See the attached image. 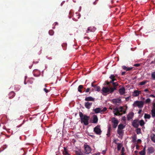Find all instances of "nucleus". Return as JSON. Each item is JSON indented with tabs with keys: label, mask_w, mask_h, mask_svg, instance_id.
Returning a JSON list of instances; mask_svg holds the SVG:
<instances>
[{
	"label": "nucleus",
	"mask_w": 155,
	"mask_h": 155,
	"mask_svg": "<svg viewBox=\"0 0 155 155\" xmlns=\"http://www.w3.org/2000/svg\"><path fill=\"white\" fill-rule=\"evenodd\" d=\"M79 115L80 117L81 122L83 123L85 125H87L89 124V120L90 117L86 115H84L82 112H80Z\"/></svg>",
	"instance_id": "1"
},
{
	"label": "nucleus",
	"mask_w": 155,
	"mask_h": 155,
	"mask_svg": "<svg viewBox=\"0 0 155 155\" xmlns=\"http://www.w3.org/2000/svg\"><path fill=\"white\" fill-rule=\"evenodd\" d=\"M123 109L122 107L120 106L119 107H117L113 108V113L115 116H121L123 114L126 113V111Z\"/></svg>",
	"instance_id": "2"
},
{
	"label": "nucleus",
	"mask_w": 155,
	"mask_h": 155,
	"mask_svg": "<svg viewBox=\"0 0 155 155\" xmlns=\"http://www.w3.org/2000/svg\"><path fill=\"white\" fill-rule=\"evenodd\" d=\"M116 89V87H111L109 88L107 87H103L102 90V92H101V93L102 94H103V93H108V94L109 93H112Z\"/></svg>",
	"instance_id": "3"
},
{
	"label": "nucleus",
	"mask_w": 155,
	"mask_h": 155,
	"mask_svg": "<svg viewBox=\"0 0 155 155\" xmlns=\"http://www.w3.org/2000/svg\"><path fill=\"white\" fill-rule=\"evenodd\" d=\"M143 105L144 102L142 101H137L134 102L133 106L134 107H137L139 108H141L143 107Z\"/></svg>",
	"instance_id": "4"
},
{
	"label": "nucleus",
	"mask_w": 155,
	"mask_h": 155,
	"mask_svg": "<svg viewBox=\"0 0 155 155\" xmlns=\"http://www.w3.org/2000/svg\"><path fill=\"white\" fill-rule=\"evenodd\" d=\"M94 131L97 135H100L101 134L102 131L100 128V125H97L94 129Z\"/></svg>",
	"instance_id": "5"
},
{
	"label": "nucleus",
	"mask_w": 155,
	"mask_h": 155,
	"mask_svg": "<svg viewBox=\"0 0 155 155\" xmlns=\"http://www.w3.org/2000/svg\"><path fill=\"white\" fill-rule=\"evenodd\" d=\"M85 149V153L87 154H88L91 153V149L90 147L88 145H84Z\"/></svg>",
	"instance_id": "6"
},
{
	"label": "nucleus",
	"mask_w": 155,
	"mask_h": 155,
	"mask_svg": "<svg viewBox=\"0 0 155 155\" xmlns=\"http://www.w3.org/2000/svg\"><path fill=\"white\" fill-rule=\"evenodd\" d=\"M112 102L114 104L118 105L121 103V100L120 98H114L112 100Z\"/></svg>",
	"instance_id": "7"
},
{
	"label": "nucleus",
	"mask_w": 155,
	"mask_h": 155,
	"mask_svg": "<svg viewBox=\"0 0 155 155\" xmlns=\"http://www.w3.org/2000/svg\"><path fill=\"white\" fill-rule=\"evenodd\" d=\"M109 78L111 80L110 82H108V81H106L107 83L106 84L107 85H109L110 84L113 82H114V81H117V79L115 78V77L113 74H111L109 77Z\"/></svg>",
	"instance_id": "8"
},
{
	"label": "nucleus",
	"mask_w": 155,
	"mask_h": 155,
	"mask_svg": "<svg viewBox=\"0 0 155 155\" xmlns=\"http://www.w3.org/2000/svg\"><path fill=\"white\" fill-rule=\"evenodd\" d=\"M132 125L134 127L137 128L139 126L138 120L135 119L134 120L132 123Z\"/></svg>",
	"instance_id": "9"
},
{
	"label": "nucleus",
	"mask_w": 155,
	"mask_h": 155,
	"mask_svg": "<svg viewBox=\"0 0 155 155\" xmlns=\"http://www.w3.org/2000/svg\"><path fill=\"white\" fill-rule=\"evenodd\" d=\"M96 29V28L94 27H89L87 29L86 32L88 33L89 32H94Z\"/></svg>",
	"instance_id": "10"
},
{
	"label": "nucleus",
	"mask_w": 155,
	"mask_h": 155,
	"mask_svg": "<svg viewBox=\"0 0 155 155\" xmlns=\"http://www.w3.org/2000/svg\"><path fill=\"white\" fill-rule=\"evenodd\" d=\"M134 116V113L133 112H130L127 116V119L129 120L131 119Z\"/></svg>",
	"instance_id": "11"
},
{
	"label": "nucleus",
	"mask_w": 155,
	"mask_h": 155,
	"mask_svg": "<svg viewBox=\"0 0 155 155\" xmlns=\"http://www.w3.org/2000/svg\"><path fill=\"white\" fill-rule=\"evenodd\" d=\"M141 93V91L138 90H135L133 93L132 95L134 97L138 96Z\"/></svg>",
	"instance_id": "12"
},
{
	"label": "nucleus",
	"mask_w": 155,
	"mask_h": 155,
	"mask_svg": "<svg viewBox=\"0 0 155 155\" xmlns=\"http://www.w3.org/2000/svg\"><path fill=\"white\" fill-rule=\"evenodd\" d=\"M92 103L87 102L85 103L84 106L87 108L89 109L92 105Z\"/></svg>",
	"instance_id": "13"
},
{
	"label": "nucleus",
	"mask_w": 155,
	"mask_h": 155,
	"mask_svg": "<svg viewBox=\"0 0 155 155\" xmlns=\"http://www.w3.org/2000/svg\"><path fill=\"white\" fill-rule=\"evenodd\" d=\"M85 101L87 102L89 101H94L95 99L89 96L86 97L85 99Z\"/></svg>",
	"instance_id": "14"
},
{
	"label": "nucleus",
	"mask_w": 155,
	"mask_h": 155,
	"mask_svg": "<svg viewBox=\"0 0 155 155\" xmlns=\"http://www.w3.org/2000/svg\"><path fill=\"white\" fill-rule=\"evenodd\" d=\"M8 119L7 117L4 115L1 119V121L4 124L7 122Z\"/></svg>",
	"instance_id": "15"
},
{
	"label": "nucleus",
	"mask_w": 155,
	"mask_h": 155,
	"mask_svg": "<svg viewBox=\"0 0 155 155\" xmlns=\"http://www.w3.org/2000/svg\"><path fill=\"white\" fill-rule=\"evenodd\" d=\"M117 133L121 137V138L122 137L124 133V130H123L118 129L117 130Z\"/></svg>",
	"instance_id": "16"
},
{
	"label": "nucleus",
	"mask_w": 155,
	"mask_h": 155,
	"mask_svg": "<svg viewBox=\"0 0 155 155\" xmlns=\"http://www.w3.org/2000/svg\"><path fill=\"white\" fill-rule=\"evenodd\" d=\"M111 121L113 123V124H118L119 123V121L118 120L114 117L112 118Z\"/></svg>",
	"instance_id": "17"
},
{
	"label": "nucleus",
	"mask_w": 155,
	"mask_h": 155,
	"mask_svg": "<svg viewBox=\"0 0 155 155\" xmlns=\"http://www.w3.org/2000/svg\"><path fill=\"white\" fill-rule=\"evenodd\" d=\"M125 89L124 87H122L119 89V92L120 94L123 95L125 93Z\"/></svg>",
	"instance_id": "18"
},
{
	"label": "nucleus",
	"mask_w": 155,
	"mask_h": 155,
	"mask_svg": "<svg viewBox=\"0 0 155 155\" xmlns=\"http://www.w3.org/2000/svg\"><path fill=\"white\" fill-rule=\"evenodd\" d=\"M147 150L149 153L150 154L153 153L154 152V149L152 147H150L148 148Z\"/></svg>",
	"instance_id": "19"
},
{
	"label": "nucleus",
	"mask_w": 155,
	"mask_h": 155,
	"mask_svg": "<svg viewBox=\"0 0 155 155\" xmlns=\"http://www.w3.org/2000/svg\"><path fill=\"white\" fill-rule=\"evenodd\" d=\"M98 119L96 115H94L93 116V123H97L98 122Z\"/></svg>",
	"instance_id": "20"
},
{
	"label": "nucleus",
	"mask_w": 155,
	"mask_h": 155,
	"mask_svg": "<svg viewBox=\"0 0 155 155\" xmlns=\"http://www.w3.org/2000/svg\"><path fill=\"white\" fill-rule=\"evenodd\" d=\"M95 113L96 114L100 113H101V108L100 107L97 108L94 110Z\"/></svg>",
	"instance_id": "21"
},
{
	"label": "nucleus",
	"mask_w": 155,
	"mask_h": 155,
	"mask_svg": "<svg viewBox=\"0 0 155 155\" xmlns=\"http://www.w3.org/2000/svg\"><path fill=\"white\" fill-rule=\"evenodd\" d=\"M15 93L13 91L11 92L9 94V99H12L15 96Z\"/></svg>",
	"instance_id": "22"
},
{
	"label": "nucleus",
	"mask_w": 155,
	"mask_h": 155,
	"mask_svg": "<svg viewBox=\"0 0 155 155\" xmlns=\"http://www.w3.org/2000/svg\"><path fill=\"white\" fill-rule=\"evenodd\" d=\"M111 130V127L110 126L108 127V130L107 131V135L108 137H109L110 135V133Z\"/></svg>",
	"instance_id": "23"
},
{
	"label": "nucleus",
	"mask_w": 155,
	"mask_h": 155,
	"mask_svg": "<svg viewBox=\"0 0 155 155\" xmlns=\"http://www.w3.org/2000/svg\"><path fill=\"white\" fill-rule=\"evenodd\" d=\"M152 116L153 117H155V108L153 107L151 111Z\"/></svg>",
	"instance_id": "24"
},
{
	"label": "nucleus",
	"mask_w": 155,
	"mask_h": 155,
	"mask_svg": "<svg viewBox=\"0 0 155 155\" xmlns=\"http://www.w3.org/2000/svg\"><path fill=\"white\" fill-rule=\"evenodd\" d=\"M122 68H123V69H124V70H126L127 71H129L132 68H130V67L127 68V67L126 66H122Z\"/></svg>",
	"instance_id": "25"
},
{
	"label": "nucleus",
	"mask_w": 155,
	"mask_h": 155,
	"mask_svg": "<svg viewBox=\"0 0 155 155\" xmlns=\"http://www.w3.org/2000/svg\"><path fill=\"white\" fill-rule=\"evenodd\" d=\"M151 139L152 141L155 143V135L152 134L150 135Z\"/></svg>",
	"instance_id": "26"
},
{
	"label": "nucleus",
	"mask_w": 155,
	"mask_h": 155,
	"mask_svg": "<svg viewBox=\"0 0 155 155\" xmlns=\"http://www.w3.org/2000/svg\"><path fill=\"white\" fill-rule=\"evenodd\" d=\"M125 127V126L122 124H120L119 125L118 127V129H120L123 130Z\"/></svg>",
	"instance_id": "27"
},
{
	"label": "nucleus",
	"mask_w": 155,
	"mask_h": 155,
	"mask_svg": "<svg viewBox=\"0 0 155 155\" xmlns=\"http://www.w3.org/2000/svg\"><path fill=\"white\" fill-rule=\"evenodd\" d=\"M117 150L118 151H119L120 150L122 147V144L121 143H117Z\"/></svg>",
	"instance_id": "28"
},
{
	"label": "nucleus",
	"mask_w": 155,
	"mask_h": 155,
	"mask_svg": "<svg viewBox=\"0 0 155 155\" xmlns=\"http://www.w3.org/2000/svg\"><path fill=\"white\" fill-rule=\"evenodd\" d=\"M84 87L82 85H80L78 88V91L80 93L82 92L81 89L83 88Z\"/></svg>",
	"instance_id": "29"
},
{
	"label": "nucleus",
	"mask_w": 155,
	"mask_h": 155,
	"mask_svg": "<svg viewBox=\"0 0 155 155\" xmlns=\"http://www.w3.org/2000/svg\"><path fill=\"white\" fill-rule=\"evenodd\" d=\"M147 81L146 80L143 81L142 82H140L139 83V85H143L147 83Z\"/></svg>",
	"instance_id": "30"
},
{
	"label": "nucleus",
	"mask_w": 155,
	"mask_h": 155,
	"mask_svg": "<svg viewBox=\"0 0 155 155\" xmlns=\"http://www.w3.org/2000/svg\"><path fill=\"white\" fill-rule=\"evenodd\" d=\"M137 136L134 135L132 137V141L133 143H135L136 142Z\"/></svg>",
	"instance_id": "31"
},
{
	"label": "nucleus",
	"mask_w": 155,
	"mask_h": 155,
	"mask_svg": "<svg viewBox=\"0 0 155 155\" xmlns=\"http://www.w3.org/2000/svg\"><path fill=\"white\" fill-rule=\"evenodd\" d=\"M144 117L145 119H150V115L146 114H145Z\"/></svg>",
	"instance_id": "32"
},
{
	"label": "nucleus",
	"mask_w": 155,
	"mask_h": 155,
	"mask_svg": "<svg viewBox=\"0 0 155 155\" xmlns=\"http://www.w3.org/2000/svg\"><path fill=\"white\" fill-rule=\"evenodd\" d=\"M75 154L77 155H83V153L81 151H76Z\"/></svg>",
	"instance_id": "33"
},
{
	"label": "nucleus",
	"mask_w": 155,
	"mask_h": 155,
	"mask_svg": "<svg viewBox=\"0 0 155 155\" xmlns=\"http://www.w3.org/2000/svg\"><path fill=\"white\" fill-rule=\"evenodd\" d=\"M139 122L140 125L141 126H143L145 124L143 120H141Z\"/></svg>",
	"instance_id": "34"
},
{
	"label": "nucleus",
	"mask_w": 155,
	"mask_h": 155,
	"mask_svg": "<svg viewBox=\"0 0 155 155\" xmlns=\"http://www.w3.org/2000/svg\"><path fill=\"white\" fill-rule=\"evenodd\" d=\"M136 132L137 134H138L140 133L141 130L140 128H137L136 130Z\"/></svg>",
	"instance_id": "35"
},
{
	"label": "nucleus",
	"mask_w": 155,
	"mask_h": 155,
	"mask_svg": "<svg viewBox=\"0 0 155 155\" xmlns=\"http://www.w3.org/2000/svg\"><path fill=\"white\" fill-rule=\"evenodd\" d=\"M95 91H99L100 90L101 88L99 86H96V87H95L94 88Z\"/></svg>",
	"instance_id": "36"
},
{
	"label": "nucleus",
	"mask_w": 155,
	"mask_h": 155,
	"mask_svg": "<svg viewBox=\"0 0 155 155\" xmlns=\"http://www.w3.org/2000/svg\"><path fill=\"white\" fill-rule=\"evenodd\" d=\"M150 98H147L145 102L146 104H149L150 103Z\"/></svg>",
	"instance_id": "37"
},
{
	"label": "nucleus",
	"mask_w": 155,
	"mask_h": 155,
	"mask_svg": "<svg viewBox=\"0 0 155 155\" xmlns=\"http://www.w3.org/2000/svg\"><path fill=\"white\" fill-rule=\"evenodd\" d=\"M49 33L51 35H52L54 34V31L52 30H50L49 31Z\"/></svg>",
	"instance_id": "38"
},
{
	"label": "nucleus",
	"mask_w": 155,
	"mask_h": 155,
	"mask_svg": "<svg viewBox=\"0 0 155 155\" xmlns=\"http://www.w3.org/2000/svg\"><path fill=\"white\" fill-rule=\"evenodd\" d=\"M111 83H112V84L114 86V87H116V86H117L118 85V83L117 82H112Z\"/></svg>",
	"instance_id": "39"
},
{
	"label": "nucleus",
	"mask_w": 155,
	"mask_h": 155,
	"mask_svg": "<svg viewBox=\"0 0 155 155\" xmlns=\"http://www.w3.org/2000/svg\"><path fill=\"white\" fill-rule=\"evenodd\" d=\"M152 78L155 79V71L152 72L151 74Z\"/></svg>",
	"instance_id": "40"
},
{
	"label": "nucleus",
	"mask_w": 155,
	"mask_h": 155,
	"mask_svg": "<svg viewBox=\"0 0 155 155\" xmlns=\"http://www.w3.org/2000/svg\"><path fill=\"white\" fill-rule=\"evenodd\" d=\"M146 152L143 151H141L139 152L140 155H145Z\"/></svg>",
	"instance_id": "41"
},
{
	"label": "nucleus",
	"mask_w": 155,
	"mask_h": 155,
	"mask_svg": "<svg viewBox=\"0 0 155 155\" xmlns=\"http://www.w3.org/2000/svg\"><path fill=\"white\" fill-rule=\"evenodd\" d=\"M107 110V108L106 107H104L103 109L101 110V114H102L103 112L106 111Z\"/></svg>",
	"instance_id": "42"
},
{
	"label": "nucleus",
	"mask_w": 155,
	"mask_h": 155,
	"mask_svg": "<svg viewBox=\"0 0 155 155\" xmlns=\"http://www.w3.org/2000/svg\"><path fill=\"white\" fill-rule=\"evenodd\" d=\"M144 91L149 94H150L151 93V91H149L148 89H145Z\"/></svg>",
	"instance_id": "43"
},
{
	"label": "nucleus",
	"mask_w": 155,
	"mask_h": 155,
	"mask_svg": "<svg viewBox=\"0 0 155 155\" xmlns=\"http://www.w3.org/2000/svg\"><path fill=\"white\" fill-rule=\"evenodd\" d=\"M63 153L65 155H70L67 151H63Z\"/></svg>",
	"instance_id": "44"
},
{
	"label": "nucleus",
	"mask_w": 155,
	"mask_h": 155,
	"mask_svg": "<svg viewBox=\"0 0 155 155\" xmlns=\"http://www.w3.org/2000/svg\"><path fill=\"white\" fill-rule=\"evenodd\" d=\"M140 64H134V66L135 67H138L140 66Z\"/></svg>",
	"instance_id": "45"
},
{
	"label": "nucleus",
	"mask_w": 155,
	"mask_h": 155,
	"mask_svg": "<svg viewBox=\"0 0 155 155\" xmlns=\"http://www.w3.org/2000/svg\"><path fill=\"white\" fill-rule=\"evenodd\" d=\"M125 150L124 147H122L121 150V153H124Z\"/></svg>",
	"instance_id": "46"
},
{
	"label": "nucleus",
	"mask_w": 155,
	"mask_h": 155,
	"mask_svg": "<svg viewBox=\"0 0 155 155\" xmlns=\"http://www.w3.org/2000/svg\"><path fill=\"white\" fill-rule=\"evenodd\" d=\"M43 90L46 92V93H47L49 91L48 90L45 88H44Z\"/></svg>",
	"instance_id": "47"
},
{
	"label": "nucleus",
	"mask_w": 155,
	"mask_h": 155,
	"mask_svg": "<svg viewBox=\"0 0 155 155\" xmlns=\"http://www.w3.org/2000/svg\"><path fill=\"white\" fill-rule=\"evenodd\" d=\"M118 124H113V127L114 128H116L117 125Z\"/></svg>",
	"instance_id": "48"
},
{
	"label": "nucleus",
	"mask_w": 155,
	"mask_h": 155,
	"mask_svg": "<svg viewBox=\"0 0 155 155\" xmlns=\"http://www.w3.org/2000/svg\"><path fill=\"white\" fill-rule=\"evenodd\" d=\"M91 86L92 87H93L94 88H95V87H96L97 85H94L93 84V83H92L91 84Z\"/></svg>",
	"instance_id": "49"
},
{
	"label": "nucleus",
	"mask_w": 155,
	"mask_h": 155,
	"mask_svg": "<svg viewBox=\"0 0 155 155\" xmlns=\"http://www.w3.org/2000/svg\"><path fill=\"white\" fill-rule=\"evenodd\" d=\"M90 90V88H88L85 91V92L86 93L88 92H89Z\"/></svg>",
	"instance_id": "50"
},
{
	"label": "nucleus",
	"mask_w": 155,
	"mask_h": 155,
	"mask_svg": "<svg viewBox=\"0 0 155 155\" xmlns=\"http://www.w3.org/2000/svg\"><path fill=\"white\" fill-rule=\"evenodd\" d=\"M150 97H153V98L155 97V96L154 95H153V94H151V95H150Z\"/></svg>",
	"instance_id": "51"
},
{
	"label": "nucleus",
	"mask_w": 155,
	"mask_h": 155,
	"mask_svg": "<svg viewBox=\"0 0 155 155\" xmlns=\"http://www.w3.org/2000/svg\"><path fill=\"white\" fill-rule=\"evenodd\" d=\"M98 0H96L93 3V4L94 5H95L97 4V2L98 1Z\"/></svg>",
	"instance_id": "52"
},
{
	"label": "nucleus",
	"mask_w": 155,
	"mask_h": 155,
	"mask_svg": "<svg viewBox=\"0 0 155 155\" xmlns=\"http://www.w3.org/2000/svg\"><path fill=\"white\" fill-rule=\"evenodd\" d=\"M126 117H125V116H124L123 117H122V120H124V121H125L126 119Z\"/></svg>",
	"instance_id": "53"
},
{
	"label": "nucleus",
	"mask_w": 155,
	"mask_h": 155,
	"mask_svg": "<svg viewBox=\"0 0 155 155\" xmlns=\"http://www.w3.org/2000/svg\"><path fill=\"white\" fill-rule=\"evenodd\" d=\"M141 140L140 139H139L137 140V142L138 143H141Z\"/></svg>",
	"instance_id": "54"
},
{
	"label": "nucleus",
	"mask_w": 155,
	"mask_h": 155,
	"mask_svg": "<svg viewBox=\"0 0 155 155\" xmlns=\"http://www.w3.org/2000/svg\"><path fill=\"white\" fill-rule=\"evenodd\" d=\"M145 150H146V147L145 146L143 148V150H142V151H143L144 152H145Z\"/></svg>",
	"instance_id": "55"
},
{
	"label": "nucleus",
	"mask_w": 155,
	"mask_h": 155,
	"mask_svg": "<svg viewBox=\"0 0 155 155\" xmlns=\"http://www.w3.org/2000/svg\"><path fill=\"white\" fill-rule=\"evenodd\" d=\"M125 73H126V72L125 71L122 72L121 73V75H124L125 74Z\"/></svg>",
	"instance_id": "56"
},
{
	"label": "nucleus",
	"mask_w": 155,
	"mask_h": 155,
	"mask_svg": "<svg viewBox=\"0 0 155 155\" xmlns=\"http://www.w3.org/2000/svg\"><path fill=\"white\" fill-rule=\"evenodd\" d=\"M141 111H142L141 110H139L138 112V114H140V113H141Z\"/></svg>",
	"instance_id": "57"
},
{
	"label": "nucleus",
	"mask_w": 155,
	"mask_h": 155,
	"mask_svg": "<svg viewBox=\"0 0 155 155\" xmlns=\"http://www.w3.org/2000/svg\"><path fill=\"white\" fill-rule=\"evenodd\" d=\"M64 151H67V148L66 147H64Z\"/></svg>",
	"instance_id": "58"
},
{
	"label": "nucleus",
	"mask_w": 155,
	"mask_h": 155,
	"mask_svg": "<svg viewBox=\"0 0 155 155\" xmlns=\"http://www.w3.org/2000/svg\"><path fill=\"white\" fill-rule=\"evenodd\" d=\"M93 155H100L99 153H94Z\"/></svg>",
	"instance_id": "59"
},
{
	"label": "nucleus",
	"mask_w": 155,
	"mask_h": 155,
	"mask_svg": "<svg viewBox=\"0 0 155 155\" xmlns=\"http://www.w3.org/2000/svg\"><path fill=\"white\" fill-rule=\"evenodd\" d=\"M136 149L137 150H138L139 149V146L137 145L136 146Z\"/></svg>",
	"instance_id": "60"
},
{
	"label": "nucleus",
	"mask_w": 155,
	"mask_h": 155,
	"mask_svg": "<svg viewBox=\"0 0 155 155\" xmlns=\"http://www.w3.org/2000/svg\"><path fill=\"white\" fill-rule=\"evenodd\" d=\"M89 136H91V137H92L93 138L95 137V136L93 135H89Z\"/></svg>",
	"instance_id": "61"
},
{
	"label": "nucleus",
	"mask_w": 155,
	"mask_h": 155,
	"mask_svg": "<svg viewBox=\"0 0 155 155\" xmlns=\"http://www.w3.org/2000/svg\"><path fill=\"white\" fill-rule=\"evenodd\" d=\"M138 152V151L137 150H136L134 151V153L135 154H137Z\"/></svg>",
	"instance_id": "62"
},
{
	"label": "nucleus",
	"mask_w": 155,
	"mask_h": 155,
	"mask_svg": "<svg viewBox=\"0 0 155 155\" xmlns=\"http://www.w3.org/2000/svg\"><path fill=\"white\" fill-rule=\"evenodd\" d=\"M153 107L155 108V103L153 105Z\"/></svg>",
	"instance_id": "63"
},
{
	"label": "nucleus",
	"mask_w": 155,
	"mask_h": 155,
	"mask_svg": "<svg viewBox=\"0 0 155 155\" xmlns=\"http://www.w3.org/2000/svg\"><path fill=\"white\" fill-rule=\"evenodd\" d=\"M84 38H86L88 39H89V38L88 37H84Z\"/></svg>",
	"instance_id": "64"
}]
</instances>
